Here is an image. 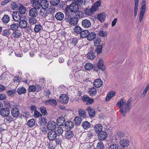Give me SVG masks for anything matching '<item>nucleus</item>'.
I'll use <instances>...</instances> for the list:
<instances>
[{
	"instance_id": "1",
	"label": "nucleus",
	"mask_w": 149,
	"mask_h": 149,
	"mask_svg": "<svg viewBox=\"0 0 149 149\" xmlns=\"http://www.w3.org/2000/svg\"><path fill=\"white\" fill-rule=\"evenodd\" d=\"M131 99H130L126 102L124 99H122L116 104V106L120 109V113L125 116V114L130 111L132 105Z\"/></svg>"
},
{
	"instance_id": "2",
	"label": "nucleus",
	"mask_w": 149,
	"mask_h": 149,
	"mask_svg": "<svg viewBox=\"0 0 149 149\" xmlns=\"http://www.w3.org/2000/svg\"><path fill=\"white\" fill-rule=\"evenodd\" d=\"M79 9V6L77 4L75 3H72L70 6H67L65 9V15L68 17H70L74 13L77 12Z\"/></svg>"
},
{
	"instance_id": "3",
	"label": "nucleus",
	"mask_w": 149,
	"mask_h": 149,
	"mask_svg": "<svg viewBox=\"0 0 149 149\" xmlns=\"http://www.w3.org/2000/svg\"><path fill=\"white\" fill-rule=\"evenodd\" d=\"M101 1L99 0L94 3V5L90 9H86L85 10V13L88 15H91L93 13L97 10L100 6Z\"/></svg>"
},
{
	"instance_id": "4",
	"label": "nucleus",
	"mask_w": 149,
	"mask_h": 149,
	"mask_svg": "<svg viewBox=\"0 0 149 149\" xmlns=\"http://www.w3.org/2000/svg\"><path fill=\"white\" fill-rule=\"evenodd\" d=\"M146 0H143L142 2L141 7L140 11V14L139 16V20L141 22L143 19L145 14L146 6Z\"/></svg>"
},
{
	"instance_id": "5",
	"label": "nucleus",
	"mask_w": 149,
	"mask_h": 149,
	"mask_svg": "<svg viewBox=\"0 0 149 149\" xmlns=\"http://www.w3.org/2000/svg\"><path fill=\"white\" fill-rule=\"evenodd\" d=\"M42 89V86L40 85H37L36 86L32 85L29 87V92H35L41 90Z\"/></svg>"
},
{
	"instance_id": "6",
	"label": "nucleus",
	"mask_w": 149,
	"mask_h": 149,
	"mask_svg": "<svg viewBox=\"0 0 149 149\" xmlns=\"http://www.w3.org/2000/svg\"><path fill=\"white\" fill-rule=\"evenodd\" d=\"M69 98L67 95L65 94L61 95L59 98V101L63 104H66L68 102Z\"/></svg>"
},
{
	"instance_id": "7",
	"label": "nucleus",
	"mask_w": 149,
	"mask_h": 149,
	"mask_svg": "<svg viewBox=\"0 0 149 149\" xmlns=\"http://www.w3.org/2000/svg\"><path fill=\"white\" fill-rule=\"evenodd\" d=\"M130 142L126 138H124L120 140L119 143L122 147H127L129 144Z\"/></svg>"
},
{
	"instance_id": "8",
	"label": "nucleus",
	"mask_w": 149,
	"mask_h": 149,
	"mask_svg": "<svg viewBox=\"0 0 149 149\" xmlns=\"http://www.w3.org/2000/svg\"><path fill=\"white\" fill-rule=\"evenodd\" d=\"M56 123L53 121H50L47 123V128L49 130H51V131L53 130L56 128Z\"/></svg>"
},
{
	"instance_id": "9",
	"label": "nucleus",
	"mask_w": 149,
	"mask_h": 149,
	"mask_svg": "<svg viewBox=\"0 0 149 149\" xmlns=\"http://www.w3.org/2000/svg\"><path fill=\"white\" fill-rule=\"evenodd\" d=\"M31 3L32 4L34 8L39 10L40 8V3L37 0H32Z\"/></svg>"
},
{
	"instance_id": "10",
	"label": "nucleus",
	"mask_w": 149,
	"mask_h": 149,
	"mask_svg": "<svg viewBox=\"0 0 149 149\" xmlns=\"http://www.w3.org/2000/svg\"><path fill=\"white\" fill-rule=\"evenodd\" d=\"M56 123L57 125L61 126L65 124V119L64 117L60 116L57 119Z\"/></svg>"
},
{
	"instance_id": "11",
	"label": "nucleus",
	"mask_w": 149,
	"mask_h": 149,
	"mask_svg": "<svg viewBox=\"0 0 149 149\" xmlns=\"http://www.w3.org/2000/svg\"><path fill=\"white\" fill-rule=\"evenodd\" d=\"M103 82L100 79H95L93 82V85L96 88H99L102 85Z\"/></svg>"
},
{
	"instance_id": "12",
	"label": "nucleus",
	"mask_w": 149,
	"mask_h": 149,
	"mask_svg": "<svg viewBox=\"0 0 149 149\" xmlns=\"http://www.w3.org/2000/svg\"><path fill=\"white\" fill-rule=\"evenodd\" d=\"M12 16L14 20L15 21H18L22 17V14L19 12L14 13Z\"/></svg>"
},
{
	"instance_id": "13",
	"label": "nucleus",
	"mask_w": 149,
	"mask_h": 149,
	"mask_svg": "<svg viewBox=\"0 0 149 149\" xmlns=\"http://www.w3.org/2000/svg\"><path fill=\"white\" fill-rule=\"evenodd\" d=\"M40 5L42 8L47 9L49 7V2L47 0H42L40 2Z\"/></svg>"
},
{
	"instance_id": "14",
	"label": "nucleus",
	"mask_w": 149,
	"mask_h": 149,
	"mask_svg": "<svg viewBox=\"0 0 149 149\" xmlns=\"http://www.w3.org/2000/svg\"><path fill=\"white\" fill-rule=\"evenodd\" d=\"M56 137V134L54 131L52 130L49 132L48 134V137L50 140H53L55 139Z\"/></svg>"
},
{
	"instance_id": "15",
	"label": "nucleus",
	"mask_w": 149,
	"mask_h": 149,
	"mask_svg": "<svg viewBox=\"0 0 149 149\" xmlns=\"http://www.w3.org/2000/svg\"><path fill=\"white\" fill-rule=\"evenodd\" d=\"M38 15V11L36 9L31 8L29 11V15L33 17H36Z\"/></svg>"
},
{
	"instance_id": "16",
	"label": "nucleus",
	"mask_w": 149,
	"mask_h": 149,
	"mask_svg": "<svg viewBox=\"0 0 149 149\" xmlns=\"http://www.w3.org/2000/svg\"><path fill=\"white\" fill-rule=\"evenodd\" d=\"M107 136V133L104 131H102L100 132L98 135V138L101 140H103L106 139Z\"/></svg>"
},
{
	"instance_id": "17",
	"label": "nucleus",
	"mask_w": 149,
	"mask_h": 149,
	"mask_svg": "<svg viewBox=\"0 0 149 149\" xmlns=\"http://www.w3.org/2000/svg\"><path fill=\"white\" fill-rule=\"evenodd\" d=\"M97 67L99 69L102 71L106 69V67L104 65V62L103 60L100 59L97 63Z\"/></svg>"
},
{
	"instance_id": "18",
	"label": "nucleus",
	"mask_w": 149,
	"mask_h": 149,
	"mask_svg": "<svg viewBox=\"0 0 149 149\" xmlns=\"http://www.w3.org/2000/svg\"><path fill=\"white\" fill-rule=\"evenodd\" d=\"M11 113L14 117H17L20 114L19 110L16 107L13 108L11 110Z\"/></svg>"
},
{
	"instance_id": "19",
	"label": "nucleus",
	"mask_w": 149,
	"mask_h": 149,
	"mask_svg": "<svg viewBox=\"0 0 149 149\" xmlns=\"http://www.w3.org/2000/svg\"><path fill=\"white\" fill-rule=\"evenodd\" d=\"M9 110L7 108L2 109L0 111L1 114L3 117L7 116L9 115Z\"/></svg>"
},
{
	"instance_id": "20",
	"label": "nucleus",
	"mask_w": 149,
	"mask_h": 149,
	"mask_svg": "<svg viewBox=\"0 0 149 149\" xmlns=\"http://www.w3.org/2000/svg\"><path fill=\"white\" fill-rule=\"evenodd\" d=\"M91 24L90 21L87 19L83 20L82 22V25L84 28H88L91 26Z\"/></svg>"
},
{
	"instance_id": "21",
	"label": "nucleus",
	"mask_w": 149,
	"mask_h": 149,
	"mask_svg": "<svg viewBox=\"0 0 149 149\" xmlns=\"http://www.w3.org/2000/svg\"><path fill=\"white\" fill-rule=\"evenodd\" d=\"M64 16L63 14L61 12H58L55 15V17L58 20L61 21L64 18Z\"/></svg>"
},
{
	"instance_id": "22",
	"label": "nucleus",
	"mask_w": 149,
	"mask_h": 149,
	"mask_svg": "<svg viewBox=\"0 0 149 149\" xmlns=\"http://www.w3.org/2000/svg\"><path fill=\"white\" fill-rule=\"evenodd\" d=\"M94 129L96 133H99L102 131V127L101 125L98 124L95 125Z\"/></svg>"
},
{
	"instance_id": "23",
	"label": "nucleus",
	"mask_w": 149,
	"mask_h": 149,
	"mask_svg": "<svg viewBox=\"0 0 149 149\" xmlns=\"http://www.w3.org/2000/svg\"><path fill=\"white\" fill-rule=\"evenodd\" d=\"M139 0H135L134 1V14L135 17H136L137 14L138 9Z\"/></svg>"
},
{
	"instance_id": "24",
	"label": "nucleus",
	"mask_w": 149,
	"mask_h": 149,
	"mask_svg": "<svg viewBox=\"0 0 149 149\" xmlns=\"http://www.w3.org/2000/svg\"><path fill=\"white\" fill-rule=\"evenodd\" d=\"M96 36V34L94 32L90 33L89 32L88 35L87 36V39L90 41H91L94 39Z\"/></svg>"
},
{
	"instance_id": "25",
	"label": "nucleus",
	"mask_w": 149,
	"mask_h": 149,
	"mask_svg": "<svg viewBox=\"0 0 149 149\" xmlns=\"http://www.w3.org/2000/svg\"><path fill=\"white\" fill-rule=\"evenodd\" d=\"M27 22L24 20L20 21L18 24V26L22 28H25L27 26Z\"/></svg>"
},
{
	"instance_id": "26",
	"label": "nucleus",
	"mask_w": 149,
	"mask_h": 149,
	"mask_svg": "<svg viewBox=\"0 0 149 149\" xmlns=\"http://www.w3.org/2000/svg\"><path fill=\"white\" fill-rule=\"evenodd\" d=\"M45 104L47 105H51L53 106H55L57 105V103L55 100L51 99L46 101Z\"/></svg>"
},
{
	"instance_id": "27",
	"label": "nucleus",
	"mask_w": 149,
	"mask_h": 149,
	"mask_svg": "<svg viewBox=\"0 0 149 149\" xmlns=\"http://www.w3.org/2000/svg\"><path fill=\"white\" fill-rule=\"evenodd\" d=\"M116 93L113 91H110L109 92L107 95L106 98V100L108 101L111 99L113 96H114L116 94Z\"/></svg>"
},
{
	"instance_id": "28",
	"label": "nucleus",
	"mask_w": 149,
	"mask_h": 149,
	"mask_svg": "<svg viewBox=\"0 0 149 149\" xmlns=\"http://www.w3.org/2000/svg\"><path fill=\"white\" fill-rule=\"evenodd\" d=\"M88 92L91 96H94L97 94V91L96 89L94 87L89 88Z\"/></svg>"
},
{
	"instance_id": "29",
	"label": "nucleus",
	"mask_w": 149,
	"mask_h": 149,
	"mask_svg": "<svg viewBox=\"0 0 149 149\" xmlns=\"http://www.w3.org/2000/svg\"><path fill=\"white\" fill-rule=\"evenodd\" d=\"M63 130L62 127H57L55 129L54 131L57 135L59 136L61 135L63 133Z\"/></svg>"
},
{
	"instance_id": "30",
	"label": "nucleus",
	"mask_w": 149,
	"mask_h": 149,
	"mask_svg": "<svg viewBox=\"0 0 149 149\" xmlns=\"http://www.w3.org/2000/svg\"><path fill=\"white\" fill-rule=\"evenodd\" d=\"M86 110L88 112L89 116L91 117H93L95 115V111L93 109H91L90 107H88Z\"/></svg>"
},
{
	"instance_id": "31",
	"label": "nucleus",
	"mask_w": 149,
	"mask_h": 149,
	"mask_svg": "<svg viewBox=\"0 0 149 149\" xmlns=\"http://www.w3.org/2000/svg\"><path fill=\"white\" fill-rule=\"evenodd\" d=\"M39 124L42 126L44 125L47 122V119L45 118L42 117L39 118Z\"/></svg>"
},
{
	"instance_id": "32",
	"label": "nucleus",
	"mask_w": 149,
	"mask_h": 149,
	"mask_svg": "<svg viewBox=\"0 0 149 149\" xmlns=\"http://www.w3.org/2000/svg\"><path fill=\"white\" fill-rule=\"evenodd\" d=\"M82 120L81 118L79 116L75 117L74 120V123L75 125H79L81 123Z\"/></svg>"
},
{
	"instance_id": "33",
	"label": "nucleus",
	"mask_w": 149,
	"mask_h": 149,
	"mask_svg": "<svg viewBox=\"0 0 149 149\" xmlns=\"http://www.w3.org/2000/svg\"><path fill=\"white\" fill-rule=\"evenodd\" d=\"M77 19L74 17L71 18L69 21V23L71 25H75L77 23Z\"/></svg>"
},
{
	"instance_id": "34",
	"label": "nucleus",
	"mask_w": 149,
	"mask_h": 149,
	"mask_svg": "<svg viewBox=\"0 0 149 149\" xmlns=\"http://www.w3.org/2000/svg\"><path fill=\"white\" fill-rule=\"evenodd\" d=\"M10 26V29L13 31L17 30L18 29V24L15 23L14 22H13L11 24Z\"/></svg>"
},
{
	"instance_id": "35",
	"label": "nucleus",
	"mask_w": 149,
	"mask_h": 149,
	"mask_svg": "<svg viewBox=\"0 0 149 149\" xmlns=\"http://www.w3.org/2000/svg\"><path fill=\"white\" fill-rule=\"evenodd\" d=\"M89 31L87 30L81 31L80 33L81 37L82 38L87 37V36L88 35V33H89Z\"/></svg>"
},
{
	"instance_id": "36",
	"label": "nucleus",
	"mask_w": 149,
	"mask_h": 149,
	"mask_svg": "<svg viewBox=\"0 0 149 149\" xmlns=\"http://www.w3.org/2000/svg\"><path fill=\"white\" fill-rule=\"evenodd\" d=\"M73 136V132L70 131H68L66 132L65 136L68 139H71Z\"/></svg>"
},
{
	"instance_id": "37",
	"label": "nucleus",
	"mask_w": 149,
	"mask_h": 149,
	"mask_svg": "<svg viewBox=\"0 0 149 149\" xmlns=\"http://www.w3.org/2000/svg\"><path fill=\"white\" fill-rule=\"evenodd\" d=\"M74 125L71 121H68L65 124V127L69 129H71L73 127Z\"/></svg>"
},
{
	"instance_id": "38",
	"label": "nucleus",
	"mask_w": 149,
	"mask_h": 149,
	"mask_svg": "<svg viewBox=\"0 0 149 149\" xmlns=\"http://www.w3.org/2000/svg\"><path fill=\"white\" fill-rule=\"evenodd\" d=\"M36 124L35 120L34 119H32L29 120L27 122L28 126L32 127L35 125Z\"/></svg>"
},
{
	"instance_id": "39",
	"label": "nucleus",
	"mask_w": 149,
	"mask_h": 149,
	"mask_svg": "<svg viewBox=\"0 0 149 149\" xmlns=\"http://www.w3.org/2000/svg\"><path fill=\"white\" fill-rule=\"evenodd\" d=\"M82 126L84 129H87L90 127L91 124L89 122L85 121L83 123Z\"/></svg>"
},
{
	"instance_id": "40",
	"label": "nucleus",
	"mask_w": 149,
	"mask_h": 149,
	"mask_svg": "<svg viewBox=\"0 0 149 149\" xmlns=\"http://www.w3.org/2000/svg\"><path fill=\"white\" fill-rule=\"evenodd\" d=\"M42 27L40 24L36 25L34 29V31L36 33L40 32L42 29Z\"/></svg>"
},
{
	"instance_id": "41",
	"label": "nucleus",
	"mask_w": 149,
	"mask_h": 149,
	"mask_svg": "<svg viewBox=\"0 0 149 149\" xmlns=\"http://www.w3.org/2000/svg\"><path fill=\"white\" fill-rule=\"evenodd\" d=\"M81 30V28L78 26H75L74 28V32L77 34L80 33Z\"/></svg>"
},
{
	"instance_id": "42",
	"label": "nucleus",
	"mask_w": 149,
	"mask_h": 149,
	"mask_svg": "<svg viewBox=\"0 0 149 149\" xmlns=\"http://www.w3.org/2000/svg\"><path fill=\"white\" fill-rule=\"evenodd\" d=\"M11 8L13 10H17L18 8V5L15 2H12L11 4Z\"/></svg>"
},
{
	"instance_id": "43",
	"label": "nucleus",
	"mask_w": 149,
	"mask_h": 149,
	"mask_svg": "<svg viewBox=\"0 0 149 149\" xmlns=\"http://www.w3.org/2000/svg\"><path fill=\"white\" fill-rule=\"evenodd\" d=\"M26 89L23 87H21L18 88L17 90L18 93L19 94L24 93L26 92Z\"/></svg>"
},
{
	"instance_id": "44",
	"label": "nucleus",
	"mask_w": 149,
	"mask_h": 149,
	"mask_svg": "<svg viewBox=\"0 0 149 149\" xmlns=\"http://www.w3.org/2000/svg\"><path fill=\"white\" fill-rule=\"evenodd\" d=\"M10 20V17L7 15H5L2 19V21L5 23H8Z\"/></svg>"
},
{
	"instance_id": "45",
	"label": "nucleus",
	"mask_w": 149,
	"mask_h": 149,
	"mask_svg": "<svg viewBox=\"0 0 149 149\" xmlns=\"http://www.w3.org/2000/svg\"><path fill=\"white\" fill-rule=\"evenodd\" d=\"M12 36L15 38H19L21 36V33L19 31H15L13 33Z\"/></svg>"
},
{
	"instance_id": "46",
	"label": "nucleus",
	"mask_w": 149,
	"mask_h": 149,
	"mask_svg": "<svg viewBox=\"0 0 149 149\" xmlns=\"http://www.w3.org/2000/svg\"><path fill=\"white\" fill-rule=\"evenodd\" d=\"M79 115L83 118H85L86 116V113L85 111L82 109H80L79 110Z\"/></svg>"
},
{
	"instance_id": "47",
	"label": "nucleus",
	"mask_w": 149,
	"mask_h": 149,
	"mask_svg": "<svg viewBox=\"0 0 149 149\" xmlns=\"http://www.w3.org/2000/svg\"><path fill=\"white\" fill-rule=\"evenodd\" d=\"M19 12L22 14H24L26 11V8L23 6L21 5L19 8Z\"/></svg>"
},
{
	"instance_id": "48",
	"label": "nucleus",
	"mask_w": 149,
	"mask_h": 149,
	"mask_svg": "<svg viewBox=\"0 0 149 149\" xmlns=\"http://www.w3.org/2000/svg\"><path fill=\"white\" fill-rule=\"evenodd\" d=\"M85 69L88 70L92 69L93 68V65L90 63H88L86 64L85 66Z\"/></svg>"
},
{
	"instance_id": "49",
	"label": "nucleus",
	"mask_w": 149,
	"mask_h": 149,
	"mask_svg": "<svg viewBox=\"0 0 149 149\" xmlns=\"http://www.w3.org/2000/svg\"><path fill=\"white\" fill-rule=\"evenodd\" d=\"M105 17L106 16L104 13L99 14L97 16L98 19L101 21L104 20L105 18Z\"/></svg>"
},
{
	"instance_id": "50",
	"label": "nucleus",
	"mask_w": 149,
	"mask_h": 149,
	"mask_svg": "<svg viewBox=\"0 0 149 149\" xmlns=\"http://www.w3.org/2000/svg\"><path fill=\"white\" fill-rule=\"evenodd\" d=\"M45 9L42 8L40 10V15L44 17L47 15V11L45 10Z\"/></svg>"
},
{
	"instance_id": "51",
	"label": "nucleus",
	"mask_w": 149,
	"mask_h": 149,
	"mask_svg": "<svg viewBox=\"0 0 149 149\" xmlns=\"http://www.w3.org/2000/svg\"><path fill=\"white\" fill-rule=\"evenodd\" d=\"M97 34L99 36L101 37L106 36L107 35V33L106 32L103 31H99Z\"/></svg>"
},
{
	"instance_id": "52",
	"label": "nucleus",
	"mask_w": 149,
	"mask_h": 149,
	"mask_svg": "<svg viewBox=\"0 0 149 149\" xmlns=\"http://www.w3.org/2000/svg\"><path fill=\"white\" fill-rule=\"evenodd\" d=\"M104 147L102 142L100 141L97 144L96 146L97 149H102Z\"/></svg>"
},
{
	"instance_id": "53",
	"label": "nucleus",
	"mask_w": 149,
	"mask_h": 149,
	"mask_svg": "<svg viewBox=\"0 0 149 149\" xmlns=\"http://www.w3.org/2000/svg\"><path fill=\"white\" fill-rule=\"evenodd\" d=\"M149 83H148L145 88L144 89L143 91V92L142 94V96L143 97H144L146 95L147 92L149 90Z\"/></svg>"
},
{
	"instance_id": "54",
	"label": "nucleus",
	"mask_w": 149,
	"mask_h": 149,
	"mask_svg": "<svg viewBox=\"0 0 149 149\" xmlns=\"http://www.w3.org/2000/svg\"><path fill=\"white\" fill-rule=\"evenodd\" d=\"M93 42L95 45L98 46L101 42V39L97 37L94 40Z\"/></svg>"
},
{
	"instance_id": "55",
	"label": "nucleus",
	"mask_w": 149,
	"mask_h": 149,
	"mask_svg": "<svg viewBox=\"0 0 149 149\" xmlns=\"http://www.w3.org/2000/svg\"><path fill=\"white\" fill-rule=\"evenodd\" d=\"M87 57L88 59L92 60L95 58V56L94 54L92 53V52H91L87 54Z\"/></svg>"
},
{
	"instance_id": "56",
	"label": "nucleus",
	"mask_w": 149,
	"mask_h": 149,
	"mask_svg": "<svg viewBox=\"0 0 149 149\" xmlns=\"http://www.w3.org/2000/svg\"><path fill=\"white\" fill-rule=\"evenodd\" d=\"M30 24L31 25L35 24L37 23L36 19L34 18H30L29 20Z\"/></svg>"
},
{
	"instance_id": "57",
	"label": "nucleus",
	"mask_w": 149,
	"mask_h": 149,
	"mask_svg": "<svg viewBox=\"0 0 149 149\" xmlns=\"http://www.w3.org/2000/svg\"><path fill=\"white\" fill-rule=\"evenodd\" d=\"M3 35L6 36H8L10 34V31L8 29H5L3 30Z\"/></svg>"
},
{
	"instance_id": "58",
	"label": "nucleus",
	"mask_w": 149,
	"mask_h": 149,
	"mask_svg": "<svg viewBox=\"0 0 149 149\" xmlns=\"http://www.w3.org/2000/svg\"><path fill=\"white\" fill-rule=\"evenodd\" d=\"M60 2V0H51V3L53 6H56Z\"/></svg>"
},
{
	"instance_id": "59",
	"label": "nucleus",
	"mask_w": 149,
	"mask_h": 149,
	"mask_svg": "<svg viewBox=\"0 0 149 149\" xmlns=\"http://www.w3.org/2000/svg\"><path fill=\"white\" fill-rule=\"evenodd\" d=\"M40 109L41 112L43 115H45L47 114L46 109L45 107H42Z\"/></svg>"
},
{
	"instance_id": "60",
	"label": "nucleus",
	"mask_w": 149,
	"mask_h": 149,
	"mask_svg": "<svg viewBox=\"0 0 149 149\" xmlns=\"http://www.w3.org/2000/svg\"><path fill=\"white\" fill-rule=\"evenodd\" d=\"M34 117L37 118L41 116H42V115L37 111L35 110L34 111Z\"/></svg>"
},
{
	"instance_id": "61",
	"label": "nucleus",
	"mask_w": 149,
	"mask_h": 149,
	"mask_svg": "<svg viewBox=\"0 0 149 149\" xmlns=\"http://www.w3.org/2000/svg\"><path fill=\"white\" fill-rule=\"evenodd\" d=\"M102 45H99L97 47L96 52L97 54H99L102 51Z\"/></svg>"
},
{
	"instance_id": "62",
	"label": "nucleus",
	"mask_w": 149,
	"mask_h": 149,
	"mask_svg": "<svg viewBox=\"0 0 149 149\" xmlns=\"http://www.w3.org/2000/svg\"><path fill=\"white\" fill-rule=\"evenodd\" d=\"M109 149H118V147L117 145L113 144L110 146Z\"/></svg>"
},
{
	"instance_id": "63",
	"label": "nucleus",
	"mask_w": 149,
	"mask_h": 149,
	"mask_svg": "<svg viewBox=\"0 0 149 149\" xmlns=\"http://www.w3.org/2000/svg\"><path fill=\"white\" fill-rule=\"evenodd\" d=\"M117 135L118 137L121 138L124 136L125 134L122 132L120 131L117 133Z\"/></svg>"
},
{
	"instance_id": "64",
	"label": "nucleus",
	"mask_w": 149,
	"mask_h": 149,
	"mask_svg": "<svg viewBox=\"0 0 149 149\" xmlns=\"http://www.w3.org/2000/svg\"><path fill=\"white\" fill-rule=\"evenodd\" d=\"M86 0H77L78 3L79 4H84L85 5Z\"/></svg>"
}]
</instances>
